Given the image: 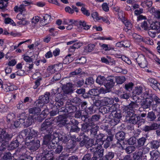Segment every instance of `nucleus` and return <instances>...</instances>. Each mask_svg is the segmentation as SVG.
<instances>
[{"label": "nucleus", "instance_id": "nucleus-55", "mask_svg": "<svg viewBox=\"0 0 160 160\" xmlns=\"http://www.w3.org/2000/svg\"><path fill=\"white\" fill-rule=\"evenodd\" d=\"M72 118L70 119V120L67 123L65 126V127L68 129H71L72 125L73 124V120H71Z\"/></svg>", "mask_w": 160, "mask_h": 160}, {"label": "nucleus", "instance_id": "nucleus-9", "mask_svg": "<svg viewBox=\"0 0 160 160\" xmlns=\"http://www.w3.org/2000/svg\"><path fill=\"white\" fill-rule=\"evenodd\" d=\"M150 98V96H147L141 103V106L143 109H146L150 107L152 101V100Z\"/></svg>", "mask_w": 160, "mask_h": 160}, {"label": "nucleus", "instance_id": "nucleus-35", "mask_svg": "<svg viewBox=\"0 0 160 160\" xmlns=\"http://www.w3.org/2000/svg\"><path fill=\"white\" fill-rule=\"evenodd\" d=\"M95 47L94 44H89L85 47V51L86 52H90L93 50Z\"/></svg>", "mask_w": 160, "mask_h": 160}, {"label": "nucleus", "instance_id": "nucleus-20", "mask_svg": "<svg viewBox=\"0 0 160 160\" xmlns=\"http://www.w3.org/2000/svg\"><path fill=\"white\" fill-rule=\"evenodd\" d=\"M66 109L67 112L71 113L75 112L77 109V108L74 106L70 104L66 106Z\"/></svg>", "mask_w": 160, "mask_h": 160}, {"label": "nucleus", "instance_id": "nucleus-45", "mask_svg": "<svg viewBox=\"0 0 160 160\" xmlns=\"http://www.w3.org/2000/svg\"><path fill=\"white\" fill-rule=\"evenodd\" d=\"M150 98L155 101L157 105L160 104V99L157 96L155 95H153L152 96H150Z\"/></svg>", "mask_w": 160, "mask_h": 160}, {"label": "nucleus", "instance_id": "nucleus-5", "mask_svg": "<svg viewBox=\"0 0 160 160\" xmlns=\"http://www.w3.org/2000/svg\"><path fill=\"white\" fill-rule=\"evenodd\" d=\"M20 117V118L15 122L14 125L8 123V128L12 129H14L15 128H17L21 126V125L23 124L25 119H26L27 117L25 113H22L21 114Z\"/></svg>", "mask_w": 160, "mask_h": 160}, {"label": "nucleus", "instance_id": "nucleus-30", "mask_svg": "<svg viewBox=\"0 0 160 160\" xmlns=\"http://www.w3.org/2000/svg\"><path fill=\"white\" fill-rule=\"evenodd\" d=\"M55 103L54 104L56 107L58 106L59 107H61L64 104L63 102V99L62 98H59L57 97L55 98Z\"/></svg>", "mask_w": 160, "mask_h": 160}, {"label": "nucleus", "instance_id": "nucleus-56", "mask_svg": "<svg viewBox=\"0 0 160 160\" xmlns=\"http://www.w3.org/2000/svg\"><path fill=\"white\" fill-rule=\"evenodd\" d=\"M124 23L128 30H130L132 27V24L129 21L127 20L125 21Z\"/></svg>", "mask_w": 160, "mask_h": 160}, {"label": "nucleus", "instance_id": "nucleus-23", "mask_svg": "<svg viewBox=\"0 0 160 160\" xmlns=\"http://www.w3.org/2000/svg\"><path fill=\"white\" fill-rule=\"evenodd\" d=\"M151 148L152 149H157L160 146L159 142L157 140H153L150 142Z\"/></svg>", "mask_w": 160, "mask_h": 160}, {"label": "nucleus", "instance_id": "nucleus-10", "mask_svg": "<svg viewBox=\"0 0 160 160\" xmlns=\"http://www.w3.org/2000/svg\"><path fill=\"white\" fill-rule=\"evenodd\" d=\"M127 116L129 117L128 121L130 123L135 124L138 122L139 116H137L136 114L134 113L132 114L131 113L130 115H127Z\"/></svg>", "mask_w": 160, "mask_h": 160}, {"label": "nucleus", "instance_id": "nucleus-29", "mask_svg": "<svg viewBox=\"0 0 160 160\" xmlns=\"http://www.w3.org/2000/svg\"><path fill=\"white\" fill-rule=\"evenodd\" d=\"M106 80V78L104 77L101 76H98L96 80V82L97 83L100 85H101L104 83Z\"/></svg>", "mask_w": 160, "mask_h": 160}, {"label": "nucleus", "instance_id": "nucleus-43", "mask_svg": "<svg viewBox=\"0 0 160 160\" xmlns=\"http://www.w3.org/2000/svg\"><path fill=\"white\" fill-rule=\"evenodd\" d=\"M51 16L50 15L46 14L43 17L42 20H44V22H45V24H46L49 23V22L50 20Z\"/></svg>", "mask_w": 160, "mask_h": 160}, {"label": "nucleus", "instance_id": "nucleus-7", "mask_svg": "<svg viewBox=\"0 0 160 160\" xmlns=\"http://www.w3.org/2000/svg\"><path fill=\"white\" fill-rule=\"evenodd\" d=\"M50 95L49 93L46 92L43 96H40L38 100L37 101V105L39 106V104L48 103L49 102V96Z\"/></svg>", "mask_w": 160, "mask_h": 160}, {"label": "nucleus", "instance_id": "nucleus-16", "mask_svg": "<svg viewBox=\"0 0 160 160\" xmlns=\"http://www.w3.org/2000/svg\"><path fill=\"white\" fill-rule=\"evenodd\" d=\"M93 122L88 123H84L82 124L81 130L83 132H88L90 130Z\"/></svg>", "mask_w": 160, "mask_h": 160}, {"label": "nucleus", "instance_id": "nucleus-11", "mask_svg": "<svg viewBox=\"0 0 160 160\" xmlns=\"http://www.w3.org/2000/svg\"><path fill=\"white\" fill-rule=\"evenodd\" d=\"M29 144L31 146L30 149L33 151L37 150L40 146V141L38 140H34Z\"/></svg>", "mask_w": 160, "mask_h": 160}, {"label": "nucleus", "instance_id": "nucleus-13", "mask_svg": "<svg viewBox=\"0 0 160 160\" xmlns=\"http://www.w3.org/2000/svg\"><path fill=\"white\" fill-rule=\"evenodd\" d=\"M103 91L102 88H100L99 89H92L89 91L92 98H93L94 96L98 95L101 92Z\"/></svg>", "mask_w": 160, "mask_h": 160}, {"label": "nucleus", "instance_id": "nucleus-44", "mask_svg": "<svg viewBox=\"0 0 160 160\" xmlns=\"http://www.w3.org/2000/svg\"><path fill=\"white\" fill-rule=\"evenodd\" d=\"M59 112L58 113L60 115L65 114L67 112L66 106V107H62L60 109L58 110Z\"/></svg>", "mask_w": 160, "mask_h": 160}, {"label": "nucleus", "instance_id": "nucleus-18", "mask_svg": "<svg viewBox=\"0 0 160 160\" xmlns=\"http://www.w3.org/2000/svg\"><path fill=\"white\" fill-rule=\"evenodd\" d=\"M146 141V139L145 138L142 137L139 138L138 141V143L136 148L140 150L141 149V148L144 145Z\"/></svg>", "mask_w": 160, "mask_h": 160}, {"label": "nucleus", "instance_id": "nucleus-34", "mask_svg": "<svg viewBox=\"0 0 160 160\" xmlns=\"http://www.w3.org/2000/svg\"><path fill=\"white\" fill-rule=\"evenodd\" d=\"M114 156L113 152H110L105 155L104 158H103L107 160H111L114 158Z\"/></svg>", "mask_w": 160, "mask_h": 160}, {"label": "nucleus", "instance_id": "nucleus-37", "mask_svg": "<svg viewBox=\"0 0 160 160\" xmlns=\"http://www.w3.org/2000/svg\"><path fill=\"white\" fill-rule=\"evenodd\" d=\"M71 83H69L67 84L64 90V93L66 94H69L71 93L72 92V90L71 87H69L70 85H71Z\"/></svg>", "mask_w": 160, "mask_h": 160}, {"label": "nucleus", "instance_id": "nucleus-40", "mask_svg": "<svg viewBox=\"0 0 160 160\" xmlns=\"http://www.w3.org/2000/svg\"><path fill=\"white\" fill-rule=\"evenodd\" d=\"M136 148V147L134 146H130L126 148L125 150L127 153H130L135 151Z\"/></svg>", "mask_w": 160, "mask_h": 160}, {"label": "nucleus", "instance_id": "nucleus-54", "mask_svg": "<svg viewBox=\"0 0 160 160\" xmlns=\"http://www.w3.org/2000/svg\"><path fill=\"white\" fill-rule=\"evenodd\" d=\"M101 47L102 48L104 49L105 51H109L111 50H113V48H111L110 45H108L107 44H102Z\"/></svg>", "mask_w": 160, "mask_h": 160}, {"label": "nucleus", "instance_id": "nucleus-53", "mask_svg": "<svg viewBox=\"0 0 160 160\" xmlns=\"http://www.w3.org/2000/svg\"><path fill=\"white\" fill-rule=\"evenodd\" d=\"M101 112L103 114L109 113L108 106L103 107L101 108Z\"/></svg>", "mask_w": 160, "mask_h": 160}, {"label": "nucleus", "instance_id": "nucleus-22", "mask_svg": "<svg viewBox=\"0 0 160 160\" xmlns=\"http://www.w3.org/2000/svg\"><path fill=\"white\" fill-rule=\"evenodd\" d=\"M71 118V117H68V116H67L66 118H64L60 121V122L58 124L59 126L60 127H62L63 126H65L67 123L68 122L70 119Z\"/></svg>", "mask_w": 160, "mask_h": 160}, {"label": "nucleus", "instance_id": "nucleus-63", "mask_svg": "<svg viewBox=\"0 0 160 160\" xmlns=\"http://www.w3.org/2000/svg\"><path fill=\"white\" fill-rule=\"evenodd\" d=\"M34 137H30V135H28V136L26 138V143H30L31 142H33L34 141Z\"/></svg>", "mask_w": 160, "mask_h": 160}, {"label": "nucleus", "instance_id": "nucleus-24", "mask_svg": "<svg viewBox=\"0 0 160 160\" xmlns=\"http://www.w3.org/2000/svg\"><path fill=\"white\" fill-rule=\"evenodd\" d=\"M53 138H56V137H58V139L63 142H66L68 140L65 136H62V135H58V134L56 132H53Z\"/></svg>", "mask_w": 160, "mask_h": 160}, {"label": "nucleus", "instance_id": "nucleus-33", "mask_svg": "<svg viewBox=\"0 0 160 160\" xmlns=\"http://www.w3.org/2000/svg\"><path fill=\"white\" fill-rule=\"evenodd\" d=\"M58 145L57 142H54V140H52L48 146H46V148L47 147L49 149H54L58 146Z\"/></svg>", "mask_w": 160, "mask_h": 160}, {"label": "nucleus", "instance_id": "nucleus-38", "mask_svg": "<svg viewBox=\"0 0 160 160\" xmlns=\"http://www.w3.org/2000/svg\"><path fill=\"white\" fill-rule=\"evenodd\" d=\"M82 72V69L79 68L76 69L74 71L72 72L69 74V77H74L75 75H78Z\"/></svg>", "mask_w": 160, "mask_h": 160}, {"label": "nucleus", "instance_id": "nucleus-61", "mask_svg": "<svg viewBox=\"0 0 160 160\" xmlns=\"http://www.w3.org/2000/svg\"><path fill=\"white\" fill-rule=\"evenodd\" d=\"M23 59L26 62H32L33 60V58H31L28 56H24Z\"/></svg>", "mask_w": 160, "mask_h": 160}, {"label": "nucleus", "instance_id": "nucleus-36", "mask_svg": "<svg viewBox=\"0 0 160 160\" xmlns=\"http://www.w3.org/2000/svg\"><path fill=\"white\" fill-rule=\"evenodd\" d=\"M142 88V87H137L135 88L133 91V93L135 95H139L141 93Z\"/></svg>", "mask_w": 160, "mask_h": 160}, {"label": "nucleus", "instance_id": "nucleus-3", "mask_svg": "<svg viewBox=\"0 0 160 160\" xmlns=\"http://www.w3.org/2000/svg\"><path fill=\"white\" fill-rule=\"evenodd\" d=\"M139 107V105L136 101H131L129 105L125 107L124 111L127 113L128 115L135 113V111Z\"/></svg>", "mask_w": 160, "mask_h": 160}, {"label": "nucleus", "instance_id": "nucleus-57", "mask_svg": "<svg viewBox=\"0 0 160 160\" xmlns=\"http://www.w3.org/2000/svg\"><path fill=\"white\" fill-rule=\"evenodd\" d=\"M133 86V84L131 82L125 84L124 87L126 90H129L131 89Z\"/></svg>", "mask_w": 160, "mask_h": 160}, {"label": "nucleus", "instance_id": "nucleus-62", "mask_svg": "<svg viewBox=\"0 0 160 160\" xmlns=\"http://www.w3.org/2000/svg\"><path fill=\"white\" fill-rule=\"evenodd\" d=\"M121 58L122 60L128 64L130 65L131 64V62L128 58L126 57L125 56H123V57H122Z\"/></svg>", "mask_w": 160, "mask_h": 160}, {"label": "nucleus", "instance_id": "nucleus-17", "mask_svg": "<svg viewBox=\"0 0 160 160\" xmlns=\"http://www.w3.org/2000/svg\"><path fill=\"white\" fill-rule=\"evenodd\" d=\"M25 119H25L23 123V125L27 127L30 126L34 122V120L32 117L31 116H28V118L25 121Z\"/></svg>", "mask_w": 160, "mask_h": 160}, {"label": "nucleus", "instance_id": "nucleus-21", "mask_svg": "<svg viewBox=\"0 0 160 160\" xmlns=\"http://www.w3.org/2000/svg\"><path fill=\"white\" fill-rule=\"evenodd\" d=\"M102 102L105 105L109 104H112L113 103L112 98L104 97L102 100Z\"/></svg>", "mask_w": 160, "mask_h": 160}, {"label": "nucleus", "instance_id": "nucleus-28", "mask_svg": "<svg viewBox=\"0 0 160 160\" xmlns=\"http://www.w3.org/2000/svg\"><path fill=\"white\" fill-rule=\"evenodd\" d=\"M118 84H122L125 81V78L124 76H117L114 77V80Z\"/></svg>", "mask_w": 160, "mask_h": 160}, {"label": "nucleus", "instance_id": "nucleus-48", "mask_svg": "<svg viewBox=\"0 0 160 160\" xmlns=\"http://www.w3.org/2000/svg\"><path fill=\"white\" fill-rule=\"evenodd\" d=\"M15 118V115L13 113H10L8 114L7 116V118L8 122H10L12 120Z\"/></svg>", "mask_w": 160, "mask_h": 160}, {"label": "nucleus", "instance_id": "nucleus-47", "mask_svg": "<svg viewBox=\"0 0 160 160\" xmlns=\"http://www.w3.org/2000/svg\"><path fill=\"white\" fill-rule=\"evenodd\" d=\"M26 15V13H25L24 12L20 13L17 15L16 16V18L18 20L25 19V17Z\"/></svg>", "mask_w": 160, "mask_h": 160}, {"label": "nucleus", "instance_id": "nucleus-2", "mask_svg": "<svg viewBox=\"0 0 160 160\" xmlns=\"http://www.w3.org/2000/svg\"><path fill=\"white\" fill-rule=\"evenodd\" d=\"M160 32V22H156L151 24L148 30V34L152 38H155Z\"/></svg>", "mask_w": 160, "mask_h": 160}, {"label": "nucleus", "instance_id": "nucleus-51", "mask_svg": "<svg viewBox=\"0 0 160 160\" xmlns=\"http://www.w3.org/2000/svg\"><path fill=\"white\" fill-rule=\"evenodd\" d=\"M150 155L151 157V160H156L158 157V155L155 152H151L150 153Z\"/></svg>", "mask_w": 160, "mask_h": 160}, {"label": "nucleus", "instance_id": "nucleus-52", "mask_svg": "<svg viewBox=\"0 0 160 160\" xmlns=\"http://www.w3.org/2000/svg\"><path fill=\"white\" fill-rule=\"evenodd\" d=\"M80 128L78 127V126H72L70 129V132H78L80 131Z\"/></svg>", "mask_w": 160, "mask_h": 160}, {"label": "nucleus", "instance_id": "nucleus-50", "mask_svg": "<svg viewBox=\"0 0 160 160\" xmlns=\"http://www.w3.org/2000/svg\"><path fill=\"white\" fill-rule=\"evenodd\" d=\"M136 139L134 137H131L128 140V142L129 144L130 145H133L136 143Z\"/></svg>", "mask_w": 160, "mask_h": 160}, {"label": "nucleus", "instance_id": "nucleus-42", "mask_svg": "<svg viewBox=\"0 0 160 160\" xmlns=\"http://www.w3.org/2000/svg\"><path fill=\"white\" fill-rule=\"evenodd\" d=\"M19 143L17 140H16L12 142L10 144V147H11L12 149H15L19 146Z\"/></svg>", "mask_w": 160, "mask_h": 160}, {"label": "nucleus", "instance_id": "nucleus-19", "mask_svg": "<svg viewBox=\"0 0 160 160\" xmlns=\"http://www.w3.org/2000/svg\"><path fill=\"white\" fill-rule=\"evenodd\" d=\"M38 107H39V106ZM41 111L40 108L39 107H33L30 108L29 110V113L37 115H39Z\"/></svg>", "mask_w": 160, "mask_h": 160}, {"label": "nucleus", "instance_id": "nucleus-6", "mask_svg": "<svg viewBox=\"0 0 160 160\" xmlns=\"http://www.w3.org/2000/svg\"><path fill=\"white\" fill-rule=\"evenodd\" d=\"M135 59L141 68H144L147 66V62L144 56L142 54L139 55Z\"/></svg>", "mask_w": 160, "mask_h": 160}, {"label": "nucleus", "instance_id": "nucleus-58", "mask_svg": "<svg viewBox=\"0 0 160 160\" xmlns=\"http://www.w3.org/2000/svg\"><path fill=\"white\" fill-rule=\"evenodd\" d=\"M116 108L114 105H112L111 107L108 106L109 113H111L114 112L116 111Z\"/></svg>", "mask_w": 160, "mask_h": 160}, {"label": "nucleus", "instance_id": "nucleus-41", "mask_svg": "<svg viewBox=\"0 0 160 160\" xmlns=\"http://www.w3.org/2000/svg\"><path fill=\"white\" fill-rule=\"evenodd\" d=\"M38 132L33 129H31L30 131L28 132V135H30V137H36L38 135Z\"/></svg>", "mask_w": 160, "mask_h": 160}, {"label": "nucleus", "instance_id": "nucleus-46", "mask_svg": "<svg viewBox=\"0 0 160 160\" xmlns=\"http://www.w3.org/2000/svg\"><path fill=\"white\" fill-rule=\"evenodd\" d=\"M103 140H101L100 139L97 138L95 143L94 145H95L97 148H102L101 145L103 144Z\"/></svg>", "mask_w": 160, "mask_h": 160}, {"label": "nucleus", "instance_id": "nucleus-12", "mask_svg": "<svg viewBox=\"0 0 160 160\" xmlns=\"http://www.w3.org/2000/svg\"><path fill=\"white\" fill-rule=\"evenodd\" d=\"M46 134L43 138V144L46 146H48V145L51 142V139L52 138V137L53 139L54 138H53V135H52V133H48Z\"/></svg>", "mask_w": 160, "mask_h": 160}, {"label": "nucleus", "instance_id": "nucleus-8", "mask_svg": "<svg viewBox=\"0 0 160 160\" xmlns=\"http://www.w3.org/2000/svg\"><path fill=\"white\" fill-rule=\"evenodd\" d=\"M114 77L110 76L107 78L106 81L107 82L105 85V86L107 89L109 90L112 88L114 85L115 82Z\"/></svg>", "mask_w": 160, "mask_h": 160}, {"label": "nucleus", "instance_id": "nucleus-64", "mask_svg": "<svg viewBox=\"0 0 160 160\" xmlns=\"http://www.w3.org/2000/svg\"><path fill=\"white\" fill-rule=\"evenodd\" d=\"M141 26L142 28H143V29L145 30H148V29L149 28L147 22L146 21H144L142 23Z\"/></svg>", "mask_w": 160, "mask_h": 160}, {"label": "nucleus", "instance_id": "nucleus-14", "mask_svg": "<svg viewBox=\"0 0 160 160\" xmlns=\"http://www.w3.org/2000/svg\"><path fill=\"white\" fill-rule=\"evenodd\" d=\"M102 148H97L95 152L94 153L93 157L97 159L100 157H102L103 155V149H101Z\"/></svg>", "mask_w": 160, "mask_h": 160}, {"label": "nucleus", "instance_id": "nucleus-39", "mask_svg": "<svg viewBox=\"0 0 160 160\" xmlns=\"http://www.w3.org/2000/svg\"><path fill=\"white\" fill-rule=\"evenodd\" d=\"M12 159V155L9 152L5 153L2 158V160H11Z\"/></svg>", "mask_w": 160, "mask_h": 160}, {"label": "nucleus", "instance_id": "nucleus-27", "mask_svg": "<svg viewBox=\"0 0 160 160\" xmlns=\"http://www.w3.org/2000/svg\"><path fill=\"white\" fill-rule=\"evenodd\" d=\"M125 133L123 132H117L115 135V138L118 140H122L124 138Z\"/></svg>", "mask_w": 160, "mask_h": 160}, {"label": "nucleus", "instance_id": "nucleus-26", "mask_svg": "<svg viewBox=\"0 0 160 160\" xmlns=\"http://www.w3.org/2000/svg\"><path fill=\"white\" fill-rule=\"evenodd\" d=\"M53 151L52 150L48 151V152L42 158L47 160H53Z\"/></svg>", "mask_w": 160, "mask_h": 160}, {"label": "nucleus", "instance_id": "nucleus-49", "mask_svg": "<svg viewBox=\"0 0 160 160\" xmlns=\"http://www.w3.org/2000/svg\"><path fill=\"white\" fill-rule=\"evenodd\" d=\"M81 11L82 13L87 16H89L90 15V13L89 10H88L85 8L82 7L81 8Z\"/></svg>", "mask_w": 160, "mask_h": 160}, {"label": "nucleus", "instance_id": "nucleus-4", "mask_svg": "<svg viewBox=\"0 0 160 160\" xmlns=\"http://www.w3.org/2000/svg\"><path fill=\"white\" fill-rule=\"evenodd\" d=\"M13 137L12 133L8 134L6 133L5 130L0 129V142H5L6 144L11 140Z\"/></svg>", "mask_w": 160, "mask_h": 160}, {"label": "nucleus", "instance_id": "nucleus-15", "mask_svg": "<svg viewBox=\"0 0 160 160\" xmlns=\"http://www.w3.org/2000/svg\"><path fill=\"white\" fill-rule=\"evenodd\" d=\"M98 128L97 126L93 123L92 127L90 128L91 136L92 137H94L96 136Z\"/></svg>", "mask_w": 160, "mask_h": 160}, {"label": "nucleus", "instance_id": "nucleus-32", "mask_svg": "<svg viewBox=\"0 0 160 160\" xmlns=\"http://www.w3.org/2000/svg\"><path fill=\"white\" fill-rule=\"evenodd\" d=\"M148 119L150 121H154L156 118V116L154 113L152 112H148L147 117Z\"/></svg>", "mask_w": 160, "mask_h": 160}, {"label": "nucleus", "instance_id": "nucleus-31", "mask_svg": "<svg viewBox=\"0 0 160 160\" xmlns=\"http://www.w3.org/2000/svg\"><path fill=\"white\" fill-rule=\"evenodd\" d=\"M142 156V154L141 151H136L133 153V158L135 160H140Z\"/></svg>", "mask_w": 160, "mask_h": 160}, {"label": "nucleus", "instance_id": "nucleus-1", "mask_svg": "<svg viewBox=\"0 0 160 160\" xmlns=\"http://www.w3.org/2000/svg\"><path fill=\"white\" fill-rule=\"evenodd\" d=\"M53 123V120L50 118L47 119L42 123L40 130L42 133L47 134L52 133L53 132L52 124Z\"/></svg>", "mask_w": 160, "mask_h": 160}, {"label": "nucleus", "instance_id": "nucleus-25", "mask_svg": "<svg viewBox=\"0 0 160 160\" xmlns=\"http://www.w3.org/2000/svg\"><path fill=\"white\" fill-rule=\"evenodd\" d=\"M14 10L16 12H23V11H25V6L23 4H22L20 5L19 7L18 6H16L14 8Z\"/></svg>", "mask_w": 160, "mask_h": 160}, {"label": "nucleus", "instance_id": "nucleus-60", "mask_svg": "<svg viewBox=\"0 0 160 160\" xmlns=\"http://www.w3.org/2000/svg\"><path fill=\"white\" fill-rule=\"evenodd\" d=\"M65 11L69 14H72L74 13V11L72 8L68 6L65 8Z\"/></svg>", "mask_w": 160, "mask_h": 160}, {"label": "nucleus", "instance_id": "nucleus-59", "mask_svg": "<svg viewBox=\"0 0 160 160\" xmlns=\"http://www.w3.org/2000/svg\"><path fill=\"white\" fill-rule=\"evenodd\" d=\"M91 16L94 20H99L100 19V17H98V13L96 12H92L91 14Z\"/></svg>", "mask_w": 160, "mask_h": 160}]
</instances>
